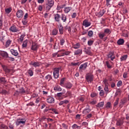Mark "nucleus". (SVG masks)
<instances>
[{"label":"nucleus","mask_w":129,"mask_h":129,"mask_svg":"<svg viewBox=\"0 0 129 129\" xmlns=\"http://www.w3.org/2000/svg\"><path fill=\"white\" fill-rule=\"evenodd\" d=\"M57 57H62L64 56H69L71 51H67L64 49H61L60 50L58 51Z\"/></svg>","instance_id":"nucleus-1"},{"label":"nucleus","mask_w":129,"mask_h":129,"mask_svg":"<svg viewBox=\"0 0 129 129\" xmlns=\"http://www.w3.org/2000/svg\"><path fill=\"white\" fill-rule=\"evenodd\" d=\"M61 70L60 67L55 68L53 69V77L55 79H57L59 77V72Z\"/></svg>","instance_id":"nucleus-2"},{"label":"nucleus","mask_w":129,"mask_h":129,"mask_svg":"<svg viewBox=\"0 0 129 129\" xmlns=\"http://www.w3.org/2000/svg\"><path fill=\"white\" fill-rule=\"evenodd\" d=\"M86 81L89 83H91L92 81H93L94 79V76L92 75V74L88 73L86 76Z\"/></svg>","instance_id":"nucleus-3"},{"label":"nucleus","mask_w":129,"mask_h":129,"mask_svg":"<svg viewBox=\"0 0 129 129\" xmlns=\"http://www.w3.org/2000/svg\"><path fill=\"white\" fill-rule=\"evenodd\" d=\"M26 120L24 118H18L17 119L16 122H15V124L17 126L20 125L21 124H25L26 123Z\"/></svg>","instance_id":"nucleus-4"},{"label":"nucleus","mask_w":129,"mask_h":129,"mask_svg":"<svg viewBox=\"0 0 129 129\" xmlns=\"http://www.w3.org/2000/svg\"><path fill=\"white\" fill-rule=\"evenodd\" d=\"M24 12L21 10H18L17 11L16 15L18 19H22L24 15Z\"/></svg>","instance_id":"nucleus-5"},{"label":"nucleus","mask_w":129,"mask_h":129,"mask_svg":"<svg viewBox=\"0 0 129 129\" xmlns=\"http://www.w3.org/2000/svg\"><path fill=\"white\" fill-rule=\"evenodd\" d=\"M83 26L85 27V28L89 27L91 26V23L88 19H85L83 21Z\"/></svg>","instance_id":"nucleus-6"},{"label":"nucleus","mask_w":129,"mask_h":129,"mask_svg":"<svg viewBox=\"0 0 129 129\" xmlns=\"http://www.w3.org/2000/svg\"><path fill=\"white\" fill-rule=\"evenodd\" d=\"M9 30L13 33H17L18 32H20L18 28L15 25H13L10 27Z\"/></svg>","instance_id":"nucleus-7"},{"label":"nucleus","mask_w":129,"mask_h":129,"mask_svg":"<svg viewBox=\"0 0 129 129\" xmlns=\"http://www.w3.org/2000/svg\"><path fill=\"white\" fill-rule=\"evenodd\" d=\"M31 50H33V51H37V50H38V45L37 44V43H36L35 42H32V44L31 47Z\"/></svg>","instance_id":"nucleus-8"},{"label":"nucleus","mask_w":129,"mask_h":129,"mask_svg":"<svg viewBox=\"0 0 129 129\" xmlns=\"http://www.w3.org/2000/svg\"><path fill=\"white\" fill-rule=\"evenodd\" d=\"M0 64L1 65L2 68H3L4 71L6 73H9L11 72V70L10 69H9L6 66L3 64L2 62L0 63Z\"/></svg>","instance_id":"nucleus-9"},{"label":"nucleus","mask_w":129,"mask_h":129,"mask_svg":"<svg viewBox=\"0 0 129 129\" xmlns=\"http://www.w3.org/2000/svg\"><path fill=\"white\" fill-rule=\"evenodd\" d=\"M30 65H32L34 68H37L40 67L41 63L39 62L31 61Z\"/></svg>","instance_id":"nucleus-10"},{"label":"nucleus","mask_w":129,"mask_h":129,"mask_svg":"<svg viewBox=\"0 0 129 129\" xmlns=\"http://www.w3.org/2000/svg\"><path fill=\"white\" fill-rule=\"evenodd\" d=\"M10 52L11 53V54H12L13 55H14L15 57L18 56V55H19V53L18 52V50H15V49H11L10 50Z\"/></svg>","instance_id":"nucleus-11"},{"label":"nucleus","mask_w":129,"mask_h":129,"mask_svg":"<svg viewBox=\"0 0 129 129\" xmlns=\"http://www.w3.org/2000/svg\"><path fill=\"white\" fill-rule=\"evenodd\" d=\"M46 101L48 103L52 104L54 103V99L52 97H49L46 99Z\"/></svg>","instance_id":"nucleus-12"},{"label":"nucleus","mask_w":129,"mask_h":129,"mask_svg":"<svg viewBox=\"0 0 129 129\" xmlns=\"http://www.w3.org/2000/svg\"><path fill=\"white\" fill-rule=\"evenodd\" d=\"M60 19L61 21H62L63 23H67L68 19L67 16L65 14H61Z\"/></svg>","instance_id":"nucleus-13"},{"label":"nucleus","mask_w":129,"mask_h":129,"mask_svg":"<svg viewBox=\"0 0 129 129\" xmlns=\"http://www.w3.org/2000/svg\"><path fill=\"white\" fill-rule=\"evenodd\" d=\"M88 64V62H85V63H84L83 64H82L81 66H80L79 69L85 70L87 68V66Z\"/></svg>","instance_id":"nucleus-14"},{"label":"nucleus","mask_w":129,"mask_h":129,"mask_svg":"<svg viewBox=\"0 0 129 129\" xmlns=\"http://www.w3.org/2000/svg\"><path fill=\"white\" fill-rule=\"evenodd\" d=\"M59 34L62 35L63 34V27L61 24H59V26H58Z\"/></svg>","instance_id":"nucleus-15"},{"label":"nucleus","mask_w":129,"mask_h":129,"mask_svg":"<svg viewBox=\"0 0 129 129\" xmlns=\"http://www.w3.org/2000/svg\"><path fill=\"white\" fill-rule=\"evenodd\" d=\"M0 55L5 58H8V57H9L8 53L5 51H1L0 52Z\"/></svg>","instance_id":"nucleus-16"},{"label":"nucleus","mask_w":129,"mask_h":129,"mask_svg":"<svg viewBox=\"0 0 129 129\" xmlns=\"http://www.w3.org/2000/svg\"><path fill=\"white\" fill-rule=\"evenodd\" d=\"M60 15L58 14H54V20L56 22H59L60 21Z\"/></svg>","instance_id":"nucleus-17"},{"label":"nucleus","mask_w":129,"mask_h":129,"mask_svg":"<svg viewBox=\"0 0 129 129\" xmlns=\"http://www.w3.org/2000/svg\"><path fill=\"white\" fill-rule=\"evenodd\" d=\"M82 53V50L81 49H78L74 51L75 55H81Z\"/></svg>","instance_id":"nucleus-18"},{"label":"nucleus","mask_w":129,"mask_h":129,"mask_svg":"<svg viewBox=\"0 0 129 129\" xmlns=\"http://www.w3.org/2000/svg\"><path fill=\"white\" fill-rule=\"evenodd\" d=\"M54 91H57V92H61L62 91V88L60 86L58 85H55V87H54L53 88Z\"/></svg>","instance_id":"nucleus-19"},{"label":"nucleus","mask_w":129,"mask_h":129,"mask_svg":"<svg viewBox=\"0 0 129 129\" xmlns=\"http://www.w3.org/2000/svg\"><path fill=\"white\" fill-rule=\"evenodd\" d=\"M103 33H104L106 35H110L111 33V31L110 30V29H108V28H106V29H104V32H103Z\"/></svg>","instance_id":"nucleus-20"},{"label":"nucleus","mask_w":129,"mask_h":129,"mask_svg":"<svg viewBox=\"0 0 129 129\" xmlns=\"http://www.w3.org/2000/svg\"><path fill=\"white\" fill-rule=\"evenodd\" d=\"M72 9V8L71 7H67L64 8V12L66 14L69 13Z\"/></svg>","instance_id":"nucleus-21"},{"label":"nucleus","mask_w":129,"mask_h":129,"mask_svg":"<svg viewBox=\"0 0 129 129\" xmlns=\"http://www.w3.org/2000/svg\"><path fill=\"white\" fill-rule=\"evenodd\" d=\"M73 87V84L71 83H67L65 84V88L67 89H71Z\"/></svg>","instance_id":"nucleus-22"},{"label":"nucleus","mask_w":129,"mask_h":129,"mask_svg":"<svg viewBox=\"0 0 129 129\" xmlns=\"http://www.w3.org/2000/svg\"><path fill=\"white\" fill-rule=\"evenodd\" d=\"M106 35L103 32H99L98 33V36H99L100 39H103L104 37H105Z\"/></svg>","instance_id":"nucleus-23"},{"label":"nucleus","mask_w":129,"mask_h":129,"mask_svg":"<svg viewBox=\"0 0 129 129\" xmlns=\"http://www.w3.org/2000/svg\"><path fill=\"white\" fill-rule=\"evenodd\" d=\"M105 10H100L99 13H98V17H102L103 15L105 14Z\"/></svg>","instance_id":"nucleus-24"},{"label":"nucleus","mask_w":129,"mask_h":129,"mask_svg":"<svg viewBox=\"0 0 129 129\" xmlns=\"http://www.w3.org/2000/svg\"><path fill=\"white\" fill-rule=\"evenodd\" d=\"M80 44L79 43H77L76 44H73V48L74 49H79L80 48Z\"/></svg>","instance_id":"nucleus-25"},{"label":"nucleus","mask_w":129,"mask_h":129,"mask_svg":"<svg viewBox=\"0 0 129 129\" xmlns=\"http://www.w3.org/2000/svg\"><path fill=\"white\" fill-rule=\"evenodd\" d=\"M91 111V109L89 108H86L84 109V110L83 111V114H87L89 113H90Z\"/></svg>","instance_id":"nucleus-26"},{"label":"nucleus","mask_w":129,"mask_h":129,"mask_svg":"<svg viewBox=\"0 0 129 129\" xmlns=\"http://www.w3.org/2000/svg\"><path fill=\"white\" fill-rule=\"evenodd\" d=\"M124 43V40L122 38H120L118 41H117V44L118 45H123V44Z\"/></svg>","instance_id":"nucleus-27"},{"label":"nucleus","mask_w":129,"mask_h":129,"mask_svg":"<svg viewBox=\"0 0 129 129\" xmlns=\"http://www.w3.org/2000/svg\"><path fill=\"white\" fill-rule=\"evenodd\" d=\"M58 33V30L56 29H54L53 30H52V32H51V35L52 36H56Z\"/></svg>","instance_id":"nucleus-28"},{"label":"nucleus","mask_w":129,"mask_h":129,"mask_svg":"<svg viewBox=\"0 0 129 129\" xmlns=\"http://www.w3.org/2000/svg\"><path fill=\"white\" fill-rule=\"evenodd\" d=\"M54 5V2L52 0H47V4L46 5L52 7Z\"/></svg>","instance_id":"nucleus-29"},{"label":"nucleus","mask_w":129,"mask_h":129,"mask_svg":"<svg viewBox=\"0 0 129 129\" xmlns=\"http://www.w3.org/2000/svg\"><path fill=\"white\" fill-rule=\"evenodd\" d=\"M12 11V8L11 7L5 9L6 14H9L10 13H11Z\"/></svg>","instance_id":"nucleus-30"},{"label":"nucleus","mask_w":129,"mask_h":129,"mask_svg":"<svg viewBox=\"0 0 129 129\" xmlns=\"http://www.w3.org/2000/svg\"><path fill=\"white\" fill-rule=\"evenodd\" d=\"M52 79V77L51 75H47L45 76V80H47V81H50Z\"/></svg>","instance_id":"nucleus-31"},{"label":"nucleus","mask_w":129,"mask_h":129,"mask_svg":"<svg viewBox=\"0 0 129 129\" xmlns=\"http://www.w3.org/2000/svg\"><path fill=\"white\" fill-rule=\"evenodd\" d=\"M128 56L127 54L124 55L120 57V61H125Z\"/></svg>","instance_id":"nucleus-32"},{"label":"nucleus","mask_w":129,"mask_h":129,"mask_svg":"<svg viewBox=\"0 0 129 129\" xmlns=\"http://www.w3.org/2000/svg\"><path fill=\"white\" fill-rule=\"evenodd\" d=\"M123 124V121L122 120H118L117 121V123H116V125L118 126H120Z\"/></svg>","instance_id":"nucleus-33"},{"label":"nucleus","mask_w":129,"mask_h":129,"mask_svg":"<svg viewBox=\"0 0 129 129\" xmlns=\"http://www.w3.org/2000/svg\"><path fill=\"white\" fill-rule=\"evenodd\" d=\"M12 41L11 40L8 39L6 43V47H9V46L11 45Z\"/></svg>","instance_id":"nucleus-34"},{"label":"nucleus","mask_w":129,"mask_h":129,"mask_svg":"<svg viewBox=\"0 0 129 129\" xmlns=\"http://www.w3.org/2000/svg\"><path fill=\"white\" fill-rule=\"evenodd\" d=\"M104 105V103L103 102H102L97 104V107L102 108Z\"/></svg>","instance_id":"nucleus-35"},{"label":"nucleus","mask_w":129,"mask_h":129,"mask_svg":"<svg viewBox=\"0 0 129 129\" xmlns=\"http://www.w3.org/2000/svg\"><path fill=\"white\" fill-rule=\"evenodd\" d=\"M59 41H60V45L62 46L64 43H65V39L64 38H60L59 39Z\"/></svg>","instance_id":"nucleus-36"},{"label":"nucleus","mask_w":129,"mask_h":129,"mask_svg":"<svg viewBox=\"0 0 129 129\" xmlns=\"http://www.w3.org/2000/svg\"><path fill=\"white\" fill-rule=\"evenodd\" d=\"M25 37V34H22L21 36H20V38H19V40H20V42H21V43L23 42V41H24Z\"/></svg>","instance_id":"nucleus-37"},{"label":"nucleus","mask_w":129,"mask_h":129,"mask_svg":"<svg viewBox=\"0 0 129 129\" xmlns=\"http://www.w3.org/2000/svg\"><path fill=\"white\" fill-rule=\"evenodd\" d=\"M1 129H9L8 126L4 124H1Z\"/></svg>","instance_id":"nucleus-38"},{"label":"nucleus","mask_w":129,"mask_h":129,"mask_svg":"<svg viewBox=\"0 0 129 129\" xmlns=\"http://www.w3.org/2000/svg\"><path fill=\"white\" fill-rule=\"evenodd\" d=\"M27 43H28V40H26L23 42V43L22 44V47L23 48H26L27 46Z\"/></svg>","instance_id":"nucleus-39"},{"label":"nucleus","mask_w":129,"mask_h":129,"mask_svg":"<svg viewBox=\"0 0 129 129\" xmlns=\"http://www.w3.org/2000/svg\"><path fill=\"white\" fill-rule=\"evenodd\" d=\"M28 73L29 75V76H30V77L33 76L34 75V72L32 70H31V69H30L28 71Z\"/></svg>","instance_id":"nucleus-40"},{"label":"nucleus","mask_w":129,"mask_h":129,"mask_svg":"<svg viewBox=\"0 0 129 129\" xmlns=\"http://www.w3.org/2000/svg\"><path fill=\"white\" fill-rule=\"evenodd\" d=\"M88 36L89 37H93V31L92 30H90L88 31Z\"/></svg>","instance_id":"nucleus-41"},{"label":"nucleus","mask_w":129,"mask_h":129,"mask_svg":"<svg viewBox=\"0 0 129 129\" xmlns=\"http://www.w3.org/2000/svg\"><path fill=\"white\" fill-rule=\"evenodd\" d=\"M121 93V91L120 89H118L117 91H116V92L115 94V96L120 95Z\"/></svg>","instance_id":"nucleus-42"},{"label":"nucleus","mask_w":129,"mask_h":129,"mask_svg":"<svg viewBox=\"0 0 129 129\" xmlns=\"http://www.w3.org/2000/svg\"><path fill=\"white\" fill-rule=\"evenodd\" d=\"M6 83V79L4 78H0V83L3 84Z\"/></svg>","instance_id":"nucleus-43"},{"label":"nucleus","mask_w":129,"mask_h":129,"mask_svg":"<svg viewBox=\"0 0 129 129\" xmlns=\"http://www.w3.org/2000/svg\"><path fill=\"white\" fill-rule=\"evenodd\" d=\"M66 30H68L69 33L71 32V26H67L65 27Z\"/></svg>","instance_id":"nucleus-44"},{"label":"nucleus","mask_w":129,"mask_h":129,"mask_svg":"<svg viewBox=\"0 0 129 129\" xmlns=\"http://www.w3.org/2000/svg\"><path fill=\"white\" fill-rule=\"evenodd\" d=\"M94 41L92 40H90L88 41V45L89 46H91L93 44Z\"/></svg>","instance_id":"nucleus-45"},{"label":"nucleus","mask_w":129,"mask_h":129,"mask_svg":"<svg viewBox=\"0 0 129 129\" xmlns=\"http://www.w3.org/2000/svg\"><path fill=\"white\" fill-rule=\"evenodd\" d=\"M14 127L15 126L13 124L10 123L8 124L9 129H14Z\"/></svg>","instance_id":"nucleus-46"},{"label":"nucleus","mask_w":129,"mask_h":129,"mask_svg":"<svg viewBox=\"0 0 129 129\" xmlns=\"http://www.w3.org/2000/svg\"><path fill=\"white\" fill-rule=\"evenodd\" d=\"M119 98L116 99L115 102L114 103L113 106L116 107L118 104Z\"/></svg>","instance_id":"nucleus-47"},{"label":"nucleus","mask_w":129,"mask_h":129,"mask_svg":"<svg viewBox=\"0 0 129 129\" xmlns=\"http://www.w3.org/2000/svg\"><path fill=\"white\" fill-rule=\"evenodd\" d=\"M110 107H111V103L108 102V103H106V108L107 109H109L110 108Z\"/></svg>","instance_id":"nucleus-48"},{"label":"nucleus","mask_w":129,"mask_h":129,"mask_svg":"<svg viewBox=\"0 0 129 129\" xmlns=\"http://www.w3.org/2000/svg\"><path fill=\"white\" fill-rule=\"evenodd\" d=\"M3 27V21L2 18H0V29H2Z\"/></svg>","instance_id":"nucleus-49"},{"label":"nucleus","mask_w":129,"mask_h":129,"mask_svg":"<svg viewBox=\"0 0 129 129\" xmlns=\"http://www.w3.org/2000/svg\"><path fill=\"white\" fill-rule=\"evenodd\" d=\"M65 81V78H62L60 79V85L62 86L64 84V82Z\"/></svg>","instance_id":"nucleus-50"},{"label":"nucleus","mask_w":129,"mask_h":129,"mask_svg":"<svg viewBox=\"0 0 129 129\" xmlns=\"http://www.w3.org/2000/svg\"><path fill=\"white\" fill-rule=\"evenodd\" d=\"M106 65L108 69H111L112 67L108 61H106Z\"/></svg>","instance_id":"nucleus-51"},{"label":"nucleus","mask_w":129,"mask_h":129,"mask_svg":"<svg viewBox=\"0 0 129 129\" xmlns=\"http://www.w3.org/2000/svg\"><path fill=\"white\" fill-rule=\"evenodd\" d=\"M103 83H104L105 86H108V80L107 79H105L104 81H103Z\"/></svg>","instance_id":"nucleus-52"},{"label":"nucleus","mask_w":129,"mask_h":129,"mask_svg":"<svg viewBox=\"0 0 129 129\" xmlns=\"http://www.w3.org/2000/svg\"><path fill=\"white\" fill-rule=\"evenodd\" d=\"M52 6H49V5H46V9L47 11H49L50 9H51Z\"/></svg>","instance_id":"nucleus-53"},{"label":"nucleus","mask_w":129,"mask_h":129,"mask_svg":"<svg viewBox=\"0 0 129 129\" xmlns=\"http://www.w3.org/2000/svg\"><path fill=\"white\" fill-rule=\"evenodd\" d=\"M65 93L64 92H60V93H58L57 94H56V96H57L58 97H61L62 96V95Z\"/></svg>","instance_id":"nucleus-54"},{"label":"nucleus","mask_w":129,"mask_h":129,"mask_svg":"<svg viewBox=\"0 0 129 129\" xmlns=\"http://www.w3.org/2000/svg\"><path fill=\"white\" fill-rule=\"evenodd\" d=\"M22 23L24 25H27V20L25 19H23L22 21Z\"/></svg>","instance_id":"nucleus-55"},{"label":"nucleus","mask_w":129,"mask_h":129,"mask_svg":"<svg viewBox=\"0 0 129 129\" xmlns=\"http://www.w3.org/2000/svg\"><path fill=\"white\" fill-rule=\"evenodd\" d=\"M96 96H97V94H96L95 92H92L91 94V97L93 98V97H95Z\"/></svg>","instance_id":"nucleus-56"},{"label":"nucleus","mask_w":129,"mask_h":129,"mask_svg":"<svg viewBox=\"0 0 129 129\" xmlns=\"http://www.w3.org/2000/svg\"><path fill=\"white\" fill-rule=\"evenodd\" d=\"M8 58H9V60H10V61H15V58H13L12 57H10V56H8Z\"/></svg>","instance_id":"nucleus-57"},{"label":"nucleus","mask_w":129,"mask_h":129,"mask_svg":"<svg viewBox=\"0 0 129 129\" xmlns=\"http://www.w3.org/2000/svg\"><path fill=\"white\" fill-rule=\"evenodd\" d=\"M122 85V82L121 81H119L117 83V86L118 87H120Z\"/></svg>","instance_id":"nucleus-58"},{"label":"nucleus","mask_w":129,"mask_h":129,"mask_svg":"<svg viewBox=\"0 0 129 129\" xmlns=\"http://www.w3.org/2000/svg\"><path fill=\"white\" fill-rule=\"evenodd\" d=\"M114 56V53L113 52H110L108 54V58L113 57Z\"/></svg>","instance_id":"nucleus-59"},{"label":"nucleus","mask_w":129,"mask_h":129,"mask_svg":"<svg viewBox=\"0 0 129 129\" xmlns=\"http://www.w3.org/2000/svg\"><path fill=\"white\" fill-rule=\"evenodd\" d=\"M71 65L76 66L77 65H79V62H72L71 63Z\"/></svg>","instance_id":"nucleus-60"},{"label":"nucleus","mask_w":129,"mask_h":129,"mask_svg":"<svg viewBox=\"0 0 129 129\" xmlns=\"http://www.w3.org/2000/svg\"><path fill=\"white\" fill-rule=\"evenodd\" d=\"M77 17V13H74L72 15V18L73 19H75Z\"/></svg>","instance_id":"nucleus-61"},{"label":"nucleus","mask_w":129,"mask_h":129,"mask_svg":"<svg viewBox=\"0 0 129 129\" xmlns=\"http://www.w3.org/2000/svg\"><path fill=\"white\" fill-rule=\"evenodd\" d=\"M104 90L106 92H109L108 85H105Z\"/></svg>","instance_id":"nucleus-62"},{"label":"nucleus","mask_w":129,"mask_h":129,"mask_svg":"<svg viewBox=\"0 0 129 129\" xmlns=\"http://www.w3.org/2000/svg\"><path fill=\"white\" fill-rule=\"evenodd\" d=\"M86 53H87V54H91V50H90V49H87L86 50Z\"/></svg>","instance_id":"nucleus-63"},{"label":"nucleus","mask_w":129,"mask_h":129,"mask_svg":"<svg viewBox=\"0 0 129 129\" xmlns=\"http://www.w3.org/2000/svg\"><path fill=\"white\" fill-rule=\"evenodd\" d=\"M104 95V91L103 90H101L100 92V95L101 96H103Z\"/></svg>","instance_id":"nucleus-64"}]
</instances>
